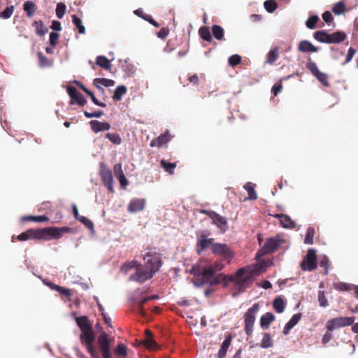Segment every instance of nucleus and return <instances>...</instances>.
I'll return each mask as SVG.
<instances>
[{"mask_svg": "<svg viewBox=\"0 0 358 358\" xmlns=\"http://www.w3.org/2000/svg\"><path fill=\"white\" fill-rule=\"evenodd\" d=\"M72 229L68 227H48L43 229H30L21 233L17 237L20 241H25L29 239L50 241L59 239L64 233H70Z\"/></svg>", "mask_w": 358, "mask_h": 358, "instance_id": "nucleus-1", "label": "nucleus"}, {"mask_svg": "<svg viewBox=\"0 0 358 358\" xmlns=\"http://www.w3.org/2000/svg\"><path fill=\"white\" fill-rule=\"evenodd\" d=\"M252 281V272H249L247 267H242L234 275L224 274L222 283L224 287H227L229 282H234L233 289L235 293L233 295L235 296L245 292Z\"/></svg>", "mask_w": 358, "mask_h": 358, "instance_id": "nucleus-2", "label": "nucleus"}, {"mask_svg": "<svg viewBox=\"0 0 358 358\" xmlns=\"http://www.w3.org/2000/svg\"><path fill=\"white\" fill-rule=\"evenodd\" d=\"M190 273L194 275V282L197 286L208 284L210 278L213 276V271L208 266H203L201 264H194L192 267Z\"/></svg>", "mask_w": 358, "mask_h": 358, "instance_id": "nucleus-3", "label": "nucleus"}, {"mask_svg": "<svg viewBox=\"0 0 358 358\" xmlns=\"http://www.w3.org/2000/svg\"><path fill=\"white\" fill-rule=\"evenodd\" d=\"M315 40L324 43H341L346 38V34L343 31H337L331 34L327 33L324 30H319L313 34Z\"/></svg>", "mask_w": 358, "mask_h": 358, "instance_id": "nucleus-4", "label": "nucleus"}, {"mask_svg": "<svg viewBox=\"0 0 358 358\" xmlns=\"http://www.w3.org/2000/svg\"><path fill=\"white\" fill-rule=\"evenodd\" d=\"M260 309L259 303H254L243 315L244 331L248 336H251L253 333V328L255 322L256 315Z\"/></svg>", "mask_w": 358, "mask_h": 358, "instance_id": "nucleus-5", "label": "nucleus"}, {"mask_svg": "<svg viewBox=\"0 0 358 358\" xmlns=\"http://www.w3.org/2000/svg\"><path fill=\"white\" fill-rule=\"evenodd\" d=\"M144 260H146L145 267L155 274L160 268L162 264L161 256L159 253L155 252L148 251L144 257Z\"/></svg>", "mask_w": 358, "mask_h": 358, "instance_id": "nucleus-6", "label": "nucleus"}, {"mask_svg": "<svg viewBox=\"0 0 358 358\" xmlns=\"http://www.w3.org/2000/svg\"><path fill=\"white\" fill-rule=\"evenodd\" d=\"M82 343L85 344L87 347L88 352L91 355L93 358H99L98 353L93 346V343L95 340L94 335L93 334L92 328L90 329L83 330L81 331L80 336Z\"/></svg>", "mask_w": 358, "mask_h": 358, "instance_id": "nucleus-7", "label": "nucleus"}, {"mask_svg": "<svg viewBox=\"0 0 358 358\" xmlns=\"http://www.w3.org/2000/svg\"><path fill=\"white\" fill-rule=\"evenodd\" d=\"M354 317H338L329 320L326 328L328 331H333L338 328L350 326L354 324Z\"/></svg>", "mask_w": 358, "mask_h": 358, "instance_id": "nucleus-8", "label": "nucleus"}, {"mask_svg": "<svg viewBox=\"0 0 358 358\" xmlns=\"http://www.w3.org/2000/svg\"><path fill=\"white\" fill-rule=\"evenodd\" d=\"M317 256L315 250L309 249L306 257L301 263V268L303 271H311L317 268Z\"/></svg>", "mask_w": 358, "mask_h": 358, "instance_id": "nucleus-9", "label": "nucleus"}, {"mask_svg": "<svg viewBox=\"0 0 358 358\" xmlns=\"http://www.w3.org/2000/svg\"><path fill=\"white\" fill-rule=\"evenodd\" d=\"M211 252L214 255H217L223 257L229 262L234 257V253L230 248L224 243H214L211 245Z\"/></svg>", "mask_w": 358, "mask_h": 358, "instance_id": "nucleus-10", "label": "nucleus"}, {"mask_svg": "<svg viewBox=\"0 0 358 358\" xmlns=\"http://www.w3.org/2000/svg\"><path fill=\"white\" fill-rule=\"evenodd\" d=\"M306 67L324 86H329L328 75L321 72L315 62H308Z\"/></svg>", "mask_w": 358, "mask_h": 358, "instance_id": "nucleus-11", "label": "nucleus"}, {"mask_svg": "<svg viewBox=\"0 0 358 358\" xmlns=\"http://www.w3.org/2000/svg\"><path fill=\"white\" fill-rule=\"evenodd\" d=\"M153 275L150 271L140 264L137 266L135 273L130 276L129 280L143 283L147 280L150 279Z\"/></svg>", "mask_w": 358, "mask_h": 358, "instance_id": "nucleus-12", "label": "nucleus"}, {"mask_svg": "<svg viewBox=\"0 0 358 358\" xmlns=\"http://www.w3.org/2000/svg\"><path fill=\"white\" fill-rule=\"evenodd\" d=\"M99 173L104 185L110 192L113 193L114 189L113 185V178L112 171L108 169L105 164H101Z\"/></svg>", "mask_w": 358, "mask_h": 358, "instance_id": "nucleus-13", "label": "nucleus"}, {"mask_svg": "<svg viewBox=\"0 0 358 358\" xmlns=\"http://www.w3.org/2000/svg\"><path fill=\"white\" fill-rule=\"evenodd\" d=\"M98 344L103 358H111L110 343L106 332H103L98 338Z\"/></svg>", "mask_w": 358, "mask_h": 358, "instance_id": "nucleus-14", "label": "nucleus"}, {"mask_svg": "<svg viewBox=\"0 0 358 358\" xmlns=\"http://www.w3.org/2000/svg\"><path fill=\"white\" fill-rule=\"evenodd\" d=\"M280 246L279 241L275 238H271L266 241L263 248L259 252L262 255L269 254L275 251Z\"/></svg>", "mask_w": 358, "mask_h": 358, "instance_id": "nucleus-15", "label": "nucleus"}, {"mask_svg": "<svg viewBox=\"0 0 358 358\" xmlns=\"http://www.w3.org/2000/svg\"><path fill=\"white\" fill-rule=\"evenodd\" d=\"M213 238H207L206 236L201 234L199 238L196 243V252L200 255L206 248L213 245Z\"/></svg>", "mask_w": 358, "mask_h": 358, "instance_id": "nucleus-16", "label": "nucleus"}, {"mask_svg": "<svg viewBox=\"0 0 358 358\" xmlns=\"http://www.w3.org/2000/svg\"><path fill=\"white\" fill-rule=\"evenodd\" d=\"M145 200L144 199H132L127 207L129 213H136L141 211L145 208Z\"/></svg>", "mask_w": 358, "mask_h": 358, "instance_id": "nucleus-17", "label": "nucleus"}, {"mask_svg": "<svg viewBox=\"0 0 358 358\" xmlns=\"http://www.w3.org/2000/svg\"><path fill=\"white\" fill-rule=\"evenodd\" d=\"M211 220L212 223L215 224L222 233H224L227 230L228 224L225 217L215 213Z\"/></svg>", "mask_w": 358, "mask_h": 358, "instance_id": "nucleus-18", "label": "nucleus"}, {"mask_svg": "<svg viewBox=\"0 0 358 358\" xmlns=\"http://www.w3.org/2000/svg\"><path fill=\"white\" fill-rule=\"evenodd\" d=\"M90 124L92 130L96 134L102 131H108L110 129V124L106 122L91 120Z\"/></svg>", "mask_w": 358, "mask_h": 358, "instance_id": "nucleus-19", "label": "nucleus"}, {"mask_svg": "<svg viewBox=\"0 0 358 358\" xmlns=\"http://www.w3.org/2000/svg\"><path fill=\"white\" fill-rule=\"evenodd\" d=\"M297 49L301 52H316L318 51V48L312 44L309 41L303 40L300 41L298 45Z\"/></svg>", "mask_w": 358, "mask_h": 358, "instance_id": "nucleus-20", "label": "nucleus"}, {"mask_svg": "<svg viewBox=\"0 0 358 358\" xmlns=\"http://www.w3.org/2000/svg\"><path fill=\"white\" fill-rule=\"evenodd\" d=\"M115 176L119 180L122 187H124L128 184V181L123 173L121 164H116L113 166Z\"/></svg>", "mask_w": 358, "mask_h": 358, "instance_id": "nucleus-21", "label": "nucleus"}, {"mask_svg": "<svg viewBox=\"0 0 358 358\" xmlns=\"http://www.w3.org/2000/svg\"><path fill=\"white\" fill-rule=\"evenodd\" d=\"M301 317V313H296L291 319L288 321V322L285 324L283 329V334L287 335L289 333V331L299 322Z\"/></svg>", "mask_w": 358, "mask_h": 358, "instance_id": "nucleus-22", "label": "nucleus"}, {"mask_svg": "<svg viewBox=\"0 0 358 358\" xmlns=\"http://www.w3.org/2000/svg\"><path fill=\"white\" fill-rule=\"evenodd\" d=\"M275 319V315L270 312L266 313L260 317V325L262 329H267L270 324Z\"/></svg>", "mask_w": 358, "mask_h": 358, "instance_id": "nucleus-23", "label": "nucleus"}, {"mask_svg": "<svg viewBox=\"0 0 358 358\" xmlns=\"http://www.w3.org/2000/svg\"><path fill=\"white\" fill-rule=\"evenodd\" d=\"M169 140L170 138L169 134H163L159 135L157 138L152 139L150 142V146L160 148L163 145L167 143Z\"/></svg>", "mask_w": 358, "mask_h": 358, "instance_id": "nucleus-24", "label": "nucleus"}, {"mask_svg": "<svg viewBox=\"0 0 358 358\" xmlns=\"http://www.w3.org/2000/svg\"><path fill=\"white\" fill-rule=\"evenodd\" d=\"M46 285L52 290H55V291H57V292H59V294L66 296V297H69L71 296V290L68 288H66V287H61L58 285H56L53 282H48L46 283Z\"/></svg>", "mask_w": 358, "mask_h": 358, "instance_id": "nucleus-25", "label": "nucleus"}, {"mask_svg": "<svg viewBox=\"0 0 358 358\" xmlns=\"http://www.w3.org/2000/svg\"><path fill=\"white\" fill-rule=\"evenodd\" d=\"M94 85L101 90H103V88L100 87V85H103L105 87H112L115 85V81L111 79L108 78H95L93 81Z\"/></svg>", "mask_w": 358, "mask_h": 358, "instance_id": "nucleus-26", "label": "nucleus"}, {"mask_svg": "<svg viewBox=\"0 0 358 358\" xmlns=\"http://www.w3.org/2000/svg\"><path fill=\"white\" fill-rule=\"evenodd\" d=\"M231 336L229 335L223 341L218 352V358H224L226 357L229 347L231 343Z\"/></svg>", "mask_w": 358, "mask_h": 358, "instance_id": "nucleus-27", "label": "nucleus"}, {"mask_svg": "<svg viewBox=\"0 0 358 358\" xmlns=\"http://www.w3.org/2000/svg\"><path fill=\"white\" fill-rule=\"evenodd\" d=\"M76 321L81 331L92 328L87 316L78 317L76 318Z\"/></svg>", "mask_w": 358, "mask_h": 358, "instance_id": "nucleus-28", "label": "nucleus"}, {"mask_svg": "<svg viewBox=\"0 0 358 358\" xmlns=\"http://www.w3.org/2000/svg\"><path fill=\"white\" fill-rule=\"evenodd\" d=\"M349 10L350 9L346 8L345 3L343 0L335 3L332 8V12L337 15L343 14Z\"/></svg>", "mask_w": 358, "mask_h": 358, "instance_id": "nucleus-29", "label": "nucleus"}, {"mask_svg": "<svg viewBox=\"0 0 358 358\" xmlns=\"http://www.w3.org/2000/svg\"><path fill=\"white\" fill-rule=\"evenodd\" d=\"M244 189L248 193V199L250 200H256L257 199V193L255 190V185L248 182L243 186Z\"/></svg>", "mask_w": 358, "mask_h": 358, "instance_id": "nucleus-30", "label": "nucleus"}, {"mask_svg": "<svg viewBox=\"0 0 358 358\" xmlns=\"http://www.w3.org/2000/svg\"><path fill=\"white\" fill-rule=\"evenodd\" d=\"M273 306L278 313H282L285 310V303L281 297L278 296L273 300Z\"/></svg>", "mask_w": 358, "mask_h": 358, "instance_id": "nucleus-31", "label": "nucleus"}, {"mask_svg": "<svg viewBox=\"0 0 358 358\" xmlns=\"http://www.w3.org/2000/svg\"><path fill=\"white\" fill-rule=\"evenodd\" d=\"M96 63L100 67L109 70L111 67L110 60L105 56H98L96 59Z\"/></svg>", "mask_w": 358, "mask_h": 358, "instance_id": "nucleus-32", "label": "nucleus"}, {"mask_svg": "<svg viewBox=\"0 0 358 358\" xmlns=\"http://www.w3.org/2000/svg\"><path fill=\"white\" fill-rule=\"evenodd\" d=\"M212 33L215 39L222 41L224 39V31L220 25H213L212 27Z\"/></svg>", "mask_w": 358, "mask_h": 358, "instance_id": "nucleus-33", "label": "nucleus"}, {"mask_svg": "<svg viewBox=\"0 0 358 358\" xmlns=\"http://www.w3.org/2000/svg\"><path fill=\"white\" fill-rule=\"evenodd\" d=\"M37 56L38 58L39 65L41 68L50 67L52 65V60L47 58L41 52L39 51L37 53Z\"/></svg>", "mask_w": 358, "mask_h": 358, "instance_id": "nucleus-34", "label": "nucleus"}, {"mask_svg": "<svg viewBox=\"0 0 358 358\" xmlns=\"http://www.w3.org/2000/svg\"><path fill=\"white\" fill-rule=\"evenodd\" d=\"M199 34L200 37L206 41L210 42L212 41V36L208 27L203 26L200 27Z\"/></svg>", "mask_w": 358, "mask_h": 358, "instance_id": "nucleus-35", "label": "nucleus"}, {"mask_svg": "<svg viewBox=\"0 0 358 358\" xmlns=\"http://www.w3.org/2000/svg\"><path fill=\"white\" fill-rule=\"evenodd\" d=\"M161 166L164 170L169 174H173L176 167V163L169 162L165 159H162L160 162Z\"/></svg>", "mask_w": 358, "mask_h": 358, "instance_id": "nucleus-36", "label": "nucleus"}, {"mask_svg": "<svg viewBox=\"0 0 358 358\" xmlns=\"http://www.w3.org/2000/svg\"><path fill=\"white\" fill-rule=\"evenodd\" d=\"M278 49L277 48H274L268 52L266 62L273 64L278 59Z\"/></svg>", "mask_w": 358, "mask_h": 358, "instance_id": "nucleus-37", "label": "nucleus"}, {"mask_svg": "<svg viewBox=\"0 0 358 358\" xmlns=\"http://www.w3.org/2000/svg\"><path fill=\"white\" fill-rule=\"evenodd\" d=\"M273 345V341L271 338L270 334L264 333L260 344V347L262 348H268Z\"/></svg>", "mask_w": 358, "mask_h": 358, "instance_id": "nucleus-38", "label": "nucleus"}, {"mask_svg": "<svg viewBox=\"0 0 358 358\" xmlns=\"http://www.w3.org/2000/svg\"><path fill=\"white\" fill-rule=\"evenodd\" d=\"M127 87L124 85L118 86L114 92V94L113 96V99L115 101H120L124 94L127 93Z\"/></svg>", "mask_w": 358, "mask_h": 358, "instance_id": "nucleus-39", "label": "nucleus"}, {"mask_svg": "<svg viewBox=\"0 0 358 358\" xmlns=\"http://www.w3.org/2000/svg\"><path fill=\"white\" fill-rule=\"evenodd\" d=\"M24 10L27 16L31 17L36 10V6L34 2L28 1L24 3Z\"/></svg>", "mask_w": 358, "mask_h": 358, "instance_id": "nucleus-40", "label": "nucleus"}, {"mask_svg": "<svg viewBox=\"0 0 358 358\" xmlns=\"http://www.w3.org/2000/svg\"><path fill=\"white\" fill-rule=\"evenodd\" d=\"M23 221H34L37 222H43L49 221V217L46 215H29L22 217Z\"/></svg>", "mask_w": 358, "mask_h": 358, "instance_id": "nucleus-41", "label": "nucleus"}, {"mask_svg": "<svg viewBox=\"0 0 358 358\" xmlns=\"http://www.w3.org/2000/svg\"><path fill=\"white\" fill-rule=\"evenodd\" d=\"M36 27V33L38 36H43L48 32V29L45 27L41 20L36 21L34 24Z\"/></svg>", "mask_w": 358, "mask_h": 358, "instance_id": "nucleus-42", "label": "nucleus"}, {"mask_svg": "<svg viewBox=\"0 0 358 358\" xmlns=\"http://www.w3.org/2000/svg\"><path fill=\"white\" fill-rule=\"evenodd\" d=\"M72 21L75 26L77 27L80 34H84L85 33V28L83 25L82 20L77 15H72Z\"/></svg>", "mask_w": 358, "mask_h": 358, "instance_id": "nucleus-43", "label": "nucleus"}, {"mask_svg": "<svg viewBox=\"0 0 358 358\" xmlns=\"http://www.w3.org/2000/svg\"><path fill=\"white\" fill-rule=\"evenodd\" d=\"M264 6L267 12L273 13L278 8V3L275 0H266L264 3Z\"/></svg>", "mask_w": 358, "mask_h": 358, "instance_id": "nucleus-44", "label": "nucleus"}, {"mask_svg": "<svg viewBox=\"0 0 358 358\" xmlns=\"http://www.w3.org/2000/svg\"><path fill=\"white\" fill-rule=\"evenodd\" d=\"M106 138L115 145H120L122 143V139L120 135L117 133H107L106 134Z\"/></svg>", "mask_w": 358, "mask_h": 358, "instance_id": "nucleus-45", "label": "nucleus"}, {"mask_svg": "<svg viewBox=\"0 0 358 358\" xmlns=\"http://www.w3.org/2000/svg\"><path fill=\"white\" fill-rule=\"evenodd\" d=\"M142 343L143 345L149 350H155L157 348V343L152 339V337L148 336L146 338Z\"/></svg>", "mask_w": 358, "mask_h": 358, "instance_id": "nucleus-46", "label": "nucleus"}, {"mask_svg": "<svg viewBox=\"0 0 358 358\" xmlns=\"http://www.w3.org/2000/svg\"><path fill=\"white\" fill-rule=\"evenodd\" d=\"M315 229L313 227H308L307 229V232L306 234L304 243L306 244H313V238L315 236Z\"/></svg>", "mask_w": 358, "mask_h": 358, "instance_id": "nucleus-47", "label": "nucleus"}, {"mask_svg": "<svg viewBox=\"0 0 358 358\" xmlns=\"http://www.w3.org/2000/svg\"><path fill=\"white\" fill-rule=\"evenodd\" d=\"M280 223L284 228H294L295 227L294 222L287 215H284Z\"/></svg>", "mask_w": 358, "mask_h": 358, "instance_id": "nucleus-48", "label": "nucleus"}, {"mask_svg": "<svg viewBox=\"0 0 358 358\" xmlns=\"http://www.w3.org/2000/svg\"><path fill=\"white\" fill-rule=\"evenodd\" d=\"M115 353L117 356H122L124 358L127 355V348L123 343H119L115 350Z\"/></svg>", "mask_w": 358, "mask_h": 358, "instance_id": "nucleus-49", "label": "nucleus"}, {"mask_svg": "<svg viewBox=\"0 0 358 358\" xmlns=\"http://www.w3.org/2000/svg\"><path fill=\"white\" fill-rule=\"evenodd\" d=\"M319 21V17L317 15H312L308 17L306 22V25L308 29H313L316 27V24Z\"/></svg>", "mask_w": 358, "mask_h": 358, "instance_id": "nucleus-50", "label": "nucleus"}, {"mask_svg": "<svg viewBox=\"0 0 358 358\" xmlns=\"http://www.w3.org/2000/svg\"><path fill=\"white\" fill-rule=\"evenodd\" d=\"M223 278H224L223 273H220L217 275H214L213 277L210 278V282H208V284L210 286L217 285L223 282Z\"/></svg>", "mask_w": 358, "mask_h": 358, "instance_id": "nucleus-51", "label": "nucleus"}, {"mask_svg": "<svg viewBox=\"0 0 358 358\" xmlns=\"http://www.w3.org/2000/svg\"><path fill=\"white\" fill-rule=\"evenodd\" d=\"M14 12V6H7L5 10L0 13V17L3 19H8L11 17Z\"/></svg>", "mask_w": 358, "mask_h": 358, "instance_id": "nucleus-52", "label": "nucleus"}, {"mask_svg": "<svg viewBox=\"0 0 358 358\" xmlns=\"http://www.w3.org/2000/svg\"><path fill=\"white\" fill-rule=\"evenodd\" d=\"M318 301L321 307H327L329 306L328 300L325 296L324 291H319Z\"/></svg>", "mask_w": 358, "mask_h": 358, "instance_id": "nucleus-53", "label": "nucleus"}, {"mask_svg": "<svg viewBox=\"0 0 358 358\" xmlns=\"http://www.w3.org/2000/svg\"><path fill=\"white\" fill-rule=\"evenodd\" d=\"M78 220L91 231H94V224L90 219L85 216H82Z\"/></svg>", "mask_w": 358, "mask_h": 358, "instance_id": "nucleus-54", "label": "nucleus"}, {"mask_svg": "<svg viewBox=\"0 0 358 358\" xmlns=\"http://www.w3.org/2000/svg\"><path fill=\"white\" fill-rule=\"evenodd\" d=\"M66 5L64 3L60 2L57 3L56 8V15L58 18L61 19L63 17L66 11Z\"/></svg>", "mask_w": 358, "mask_h": 358, "instance_id": "nucleus-55", "label": "nucleus"}, {"mask_svg": "<svg viewBox=\"0 0 358 358\" xmlns=\"http://www.w3.org/2000/svg\"><path fill=\"white\" fill-rule=\"evenodd\" d=\"M138 265H140V264H138L136 261L127 262L122 266V270L127 273L133 268H136Z\"/></svg>", "mask_w": 358, "mask_h": 358, "instance_id": "nucleus-56", "label": "nucleus"}, {"mask_svg": "<svg viewBox=\"0 0 358 358\" xmlns=\"http://www.w3.org/2000/svg\"><path fill=\"white\" fill-rule=\"evenodd\" d=\"M228 62L231 66H235L241 63V57L238 55H233L229 58Z\"/></svg>", "mask_w": 358, "mask_h": 358, "instance_id": "nucleus-57", "label": "nucleus"}, {"mask_svg": "<svg viewBox=\"0 0 358 358\" xmlns=\"http://www.w3.org/2000/svg\"><path fill=\"white\" fill-rule=\"evenodd\" d=\"M319 264L321 267L324 268V275H327L329 271H328V269H329V259L327 257H322L320 262H319Z\"/></svg>", "mask_w": 358, "mask_h": 358, "instance_id": "nucleus-58", "label": "nucleus"}, {"mask_svg": "<svg viewBox=\"0 0 358 358\" xmlns=\"http://www.w3.org/2000/svg\"><path fill=\"white\" fill-rule=\"evenodd\" d=\"M224 267V265L220 262H215L210 266H208V268H210L212 271H213V275L217 272L221 271Z\"/></svg>", "mask_w": 358, "mask_h": 358, "instance_id": "nucleus-59", "label": "nucleus"}, {"mask_svg": "<svg viewBox=\"0 0 358 358\" xmlns=\"http://www.w3.org/2000/svg\"><path fill=\"white\" fill-rule=\"evenodd\" d=\"M336 289L339 291H349L350 285L345 282H337L334 285Z\"/></svg>", "mask_w": 358, "mask_h": 358, "instance_id": "nucleus-60", "label": "nucleus"}, {"mask_svg": "<svg viewBox=\"0 0 358 358\" xmlns=\"http://www.w3.org/2000/svg\"><path fill=\"white\" fill-rule=\"evenodd\" d=\"M59 35L55 32L50 34V45L55 47L58 43Z\"/></svg>", "mask_w": 358, "mask_h": 358, "instance_id": "nucleus-61", "label": "nucleus"}, {"mask_svg": "<svg viewBox=\"0 0 358 358\" xmlns=\"http://www.w3.org/2000/svg\"><path fill=\"white\" fill-rule=\"evenodd\" d=\"M355 52H356V50L353 48H350L348 49L345 60L343 62V65L349 63L352 59Z\"/></svg>", "mask_w": 358, "mask_h": 358, "instance_id": "nucleus-62", "label": "nucleus"}, {"mask_svg": "<svg viewBox=\"0 0 358 358\" xmlns=\"http://www.w3.org/2000/svg\"><path fill=\"white\" fill-rule=\"evenodd\" d=\"M169 34V29L167 27H162L157 33V36L161 39H165Z\"/></svg>", "mask_w": 358, "mask_h": 358, "instance_id": "nucleus-63", "label": "nucleus"}, {"mask_svg": "<svg viewBox=\"0 0 358 358\" xmlns=\"http://www.w3.org/2000/svg\"><path fill=\"white\" fill-rule=\"evenodd\" d=\"M66 90H67L68 94L69 95V96L71 97V99L72 100H73L74 98H76V96L79 93L78 92L77 89L72 86H68Z\"/></svg>", "mask_w": 358, "mask_h": 358, "instance_id": "nucleus-64", "label": "nucleus"}]
</instances>
